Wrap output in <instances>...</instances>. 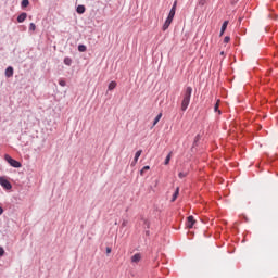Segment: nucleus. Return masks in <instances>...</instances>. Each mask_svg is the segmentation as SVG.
<instances>
[{"label": "nucleus", "instance_id": "obj_32", "mask_svg": "<svg viewBox=\"0 0 278 278\" xmlns=\"http://www.w3.org/2000/svg\"><path fill=\"white\" fill-rule=\"evenodd\" d=\"M144 225H147V228L149 229L150 225L148 220L144 222Z\"/></svg>", "mask_w": 278, "mask_h": 278}, {"label": "nucleus", "instance_id": "obj_6", "mask_svg": "<svg viewBox=\"0 0 278 278\" xmlns=\"http://www.w3.org/2000/svg\"><path fill=\"white\" fill-rule=\"evenodd\" d=\"M176 12H177V0L174 1L173 7L168 13V16H172L175 18Z\"/></svg>", "mask_w": 278, "mask_h": 278}, {"label": "nucleus", "instance_id": "obj_37", "mask_svg": "<svg viewBox=\"0 0 278 278\" xmlns=\"http://www.w3.org/2000/svg\"><path fill=\"white\" fill-rule=\"evenodd\" d=\"M0 210H3V207L0 206Z\"/></svg>", "mask_w": 278, "mask_h": 278}, {"label": "nucleus", "instance_id": "obj_27", "mask_svg": "<svg viewBox=\"0 0 278 278\" xmlns=\"http://www.w3.org/2000/svg\"><path fill=\"white\" fill-rule=\"evenodd\" d=\"M186 176H187V174L184 173V172H180V173L178 174L179 179H184V177H186Z\"/></svg>", "mask_w": 278, "mask_h": 278}, {"label": "nucleus", "instance_id": "obj_12", "mask_svg": "<svg viewBox=\"0 0 278 278\" xmlns=\"http://www.w3.org/2000/svg\"><path fill=\"white\" fill-rule=\"evenodd\" d=\"M63 64H65V66H71L73 64V59H71L70 56H65L63 60Z\"/></svg>", "mask_w": 278, "mask_h": 278}, {"label": "nucleus", "instance_id": "obj_3", "mask_svg": "<svg viewBox=\"0 0 278 278\" xmlns=\"http://www.w3.org/2000/svg\"><path fill=\"white\" fill-rule=\"evenodd\" d=\"M0 186L3 190H12V182L5 176H0Z\"/></svg>", "mask_w": 278, "mask_h": 278}, {"label": "nucleus", "instance_id": "obj_28", "mask_svg": "<svg viewBox=\"0 0 278 278\" xmlns=\"http://www.w3.org/2000/svg\"><path fill=\"white\" fill-rule=\"evenodd\" d=\"M207 3V0H199V5H205Z\"/></svg>", "mask_w": 278, "mask_h": 278}, {"label": "nucleus", "instance_id": "obj_34", "mask_svg": "<svg viewBox=\"0 0 278 278\" xmlns=\"http://www.w3.org/2000/svg\"><path fill=\"white\" fill-rule=\"evenodd\" d=\"M131 166H136V161H134V162L131 163Z\"/></svg>", "mask_w": 278, "mask_h": 278}, {"label": "nucleus", "instance_id": "obj_35", "mask_svg": "<svg viewBox=\"0 0 278 278\" xmlns=\"http://www.w3.org/2000/svg\"><path fill=\"white\" fill-rule=\"evenodd\" d=\"M3 214V210H0V216Z\"/></svg>", "mask_w": 278, "mask_h": 278}, {"label": "nucleus", "instance_id": "obj_9", "mask_svg": "<svg viewBox=\"0 0 278 278\" xmlns=\"http://www.w3.org/2000/svg\"><path fill=\"white\" fill-rule=\"evenodd\" d=\"M27 20V13L22 12L18 16H17V23H25V21Z\"/></svg>", "mask_w": 278, "mask_h": 278}, {"label": "nucleus", "instance_id": "obj_26", "mask_svg": "<svg viewBox=\"0 0 278 278\" xmlns=\"http://www.w3.org/2000/svg\"><path fill=\"white\" fill-rule=\"evenodd\" d=\"M230 40H231V37H229V36H226V37L224 38V42H225L226 45L229 43Z\"/></svg>", "mask_w": 278, "mask_h": 278}, {"label": "nucleus", "instance_id": "obj_1", "mask_svg": "<svg viewBox=\"0 0 278 278\" xmlns=\"http://www.w3.org/2000/svg\"><path fill=\"white\" fill-rule=\"evenodd\" d=\"M190 99H192V87H187L181 101L182 112H186L188 110V105H190Z\"/></svg>", "mask_w": 278, "mask_h": 278}, {"label": "nucleus", "instance_id": "obj_33", "mask_svg": "<svg viewBox=\"0 0 278 278\" xmlns=\"http://www.w3.org/2000/svg\"><path fill=\"white\" fill-rule=\"evenodd\" d=\"M146 236H151V231L146 230Z\"/></svg>", "mask_w": 278, "mask_h": 278}, {"label": "nucleus", "instance_id": "obj_21", "mask_svg": "<svg viewBox=\"0 0 278 278\" xmlns=\"http://www.w3.org/2000/svg\"><path fill=\"white\" fill-rule=\"evenodd\" d=\"M28 5H29V0H22V2H21L22 9L28 8Z\"/></svg>", "mask_w": 278, "mask_h": 278}, {"label": "nucleus", "instance_id": "obj_2", "mask_svg": "<svg viewBox=\"0 0 278 278\" xmlns=\"http://www.w3.org/2000/svg\"><path fill=\"white\" fill-rule=\"evenodd\" d=\"M4 160L13 168H21L23 166V164L20 161H16L15 159L11 157L10 154H5Z\"/></svg>", "mask_w": 278, "mask_h": 278}, {"label": "nucleus", "instance_id": "obj_24", "mask_svg": "<svg viewBox=\"0 0 278 278\" xmlns=\"http://www.w3.org/2000/svg\"><path fill=\"white\" fill-rule=\"evenodd\" d=\"M59 86H62V88H64V86H66V80L60 79L59 80Z\"/></svg>", "mask_w": 278, "mask_h": 278}, {"label": "nucleus", "instance_id": "obj_4", "mask_svg": "<svg viewBox=\"0 0 278 278\" xmlns=\"http://www.w3.org/2000/svg\"><path fill=\"white\" fill-rule=\"evenodd\" d=\"M197 223V219H194V216L190 215L187 217V227L188 229H192Z\"/></svg>", "mask_w": 278, "mask_h": 278}, {"label": "nucleus", "instance_id": "obj_13", "mask_svg": "<svg viewBox=\"0 0 278 278\" xmlns=\"http://www.w3.org/2000/svg\"><path fill=\"white\" fill-rule=\"evenodd\" d=\"M200 140H201V135H197L194 140H193L192 149H194L195 147H199V141Z\"/></svg>", "mask_w": 278, "mask_h": 278}, {"label": "nucleus", "instance_id": "obj_19", "mask_svg": "<svg viewBox=\"0 0 278 278\" xmlns=\"http://www.w3.org/2000/svg\"><path fill=\"white\" fill-rule=\"evenodd\" d=\"M116 86H117L116 81L113 80L109 84L108 90L112 91L116 88Z\"/></svg>", "mask_w": 278, "mask_h": 278}, {"label": "nucleus", "instance_id": "obj_16", "mask_svg": "<svg viewBox=\"0 0 278 278\" xmlns=\"http://www.w3.org/2000/svg\"><path fill=\"white\" fill-rule=\"evenodd\" d=\"M147 170H151V166L146 165L142 167V169L140 170L141 177H144V173H147Z\"/></svg>", "mask_w": 278, "mask_h": 278}, {"label": "nucleus", "instance_id": "obj_29", "mask_svg": "<svg viewBox=\"0 0 278 278\" xmlns=\"http://www.w3.org/2000/svg\"><path fill=\"white\" fill-rule=\"evenodd\" d=\"M110 253H112V248L106 247V255H110Z\"/></svg>", "mask_w": 278, "mask_h": 278}, {"label": "nucleus", "instance_id": "obj_36", "mask_svg": "<svg viewBox=\"0 0 278 278\" xmlns=\"http://www.w3.org/2000/svg\"><path fill=\"white\" fill-rule=\"evenodd\" d=\"M220 55H225V52H224V51H222V52H220Z\"/></svg>", "mask_w": 278, "mask_h": 278}, {"label": "nucleus", "instance_id": "obj_10", "mask_svg": "<svg viewBox=\"0 0 278 278\" xmlns=\"http://www.w3.org/2000/svg\"><path fill=\"white\" fill-rule=\"evenodd\" d=\"M76 12H77V14H84V13L86 12V5L79 4V5L76 8Z\"/></svg>", "mask_w": 278, "mask_h": 278}, {"label": "nucleus", "instance_id": "obj_5", "mask_svg": "<svg viewBox=\"0 0 278 278\" xmlns=\"http://www.w3.org/2000/svg\"><path fill=\"white\" fill-rule=\"evenodd\" d=\"M5 77L10 79V77H14V67L8 66L4 72Z\"/></svg>", "mask_w": 278, "mask_h": 278}, {"label": "nucleus", "instance_id": "obj_8", "mask_svg": "<svg viewBox=\"0 0 278 278\" xmlns=\"http://www.w3.org/2000/svg\"><path fill=\"white\" fill-rule=\"evenodd\" d=\"M140 260H142V254H140V253H136L135 255L131 256L132 264H138V262H140Z\"/></svg>", "mask_w": 278, "mask_h": 278}, {"label": "nucleus", "instance_id": "obj_25", "mask_svg": "<svg viewBox=\"0 0 278 278\" xmlns=\"http://www.w3.org/2000/svg\"><path fill=\"white\" fill-rule=\"evenodd\" d=\"M3 255H5V250L3 247H0V257H3Z\"/></svg>", "mask_w": 278, "mask_h": 278}, {"label": "nucleus", "instance_id": "obj_11", "mask_svg": "<svg viewBox=\"0 0 278 278\" xmlns=\"http://www.w3.org/2000/svg\"><path fill=\"white\" fill-rule=\"evenodd\" d=\"M78 51L79 53H86V51H88V47H86L84 43H80L78 45Z\"/></svg>", "mask_w": 278, "mask_h": 278}, {"label": "nucleus", "instance_id": "obj_15", "mask_svg": "<svg viewBox=\"0 0 278 278\" xmlns=\"http://www.w3.org/2000/svg\"><path fill=\"white\" fill-rule=\"evenodd\" d=\"M177 197H179V187H177L176 190L174 191L172 202L177 201Z\"/></svg>", "mask_w": 278, "mask_h": 278}, {"label": "nucleus", "instance_id": "obj_30", "mask_svg": "<svg viewBox=\"0 0 278 278\" xmlns=\"http://www.w3.org/2000/svg\"><path fill=\"white\" fill-rule=\"evenodd\" d=\"M173 18H175V17H173V16H170V15H167L166 21H168V22L173 23Z\"/></svg>", "mask_w": 278, "mask_h": 278}, {"label": "nucleus", "instance_id": "obj_17", "mask_svg": "<svg viewBox=\"0 0 278 278\" xmlns=\"http://www.w3.org/2000/svg\"><path fill=\"white\" fill-rule=\"evenodd\" d=\"M162 119V113H160L153 121L152 127H155L157 123Z\"/></svg>", "mask_w": 278, "mask_h": 278}, {"label": "nucleus", "instance_id": "obj_18", "mask_svg": "<svg viewBox=\"0 0 278 278\" xmlns=\"http://www.w3.org/2000/svg\"><path fill=\"white\" fill-rule=\"evenodd\" d=\"M172 23L173 22H168L167 20H165L163 27H162L163 31H166V29H168V27H170Z\"/></svg>", "mask_w": 278, "mask_h": 278}, {"label": "nucleus", "instance_id": "obj_23", "mask_svg": "<svg viewBox=\"0 0 278 278\" xmlns=\"http://www.w3.org/2000/svg\"><path fill=\"white\" fill-rule=\"evenodd\" d=\"M29 31H36V24L35 23L29 24Z\"/></svg>", "mask_w": 278, "mask_h": 278}, {"label": "nucleus", "instance_id": "obj_7", "mask_svg": "<svg viewBox=\"0 0 278 278\" xmlns=\"http://www.w3.org/2000/svg\"><path fill=\"white\" fill-rule=\"evenodd\" d=\"M229 25V21H224L222 24L219 36H224L225 31H227V26Z\"/></svg>", "mask_w": 278, "mask_h": 278}, {"label": "nucleus", "instance_id": "obj_22", "mask_svg": "<svg viewBox=\"0 0 278 278\" xmlns=\"http://www.w3.org/2000/svg\"><path fill=\"white\" fill-rule=\"evenodd\" d=\"M218 108H219V104H218V101H217V102L215 103V105H214V112H217L218 114H223V112L219 111Z\"/></svg>", "mask_w": 278, "mask_h": 278}, {"label": "nucleus", "instance_id": "obj_31", "mask_svg": "<svg viewBox=\"0 0 278 278\" xmlns=\"http://www.w3.org/2000/svg\"><path fill=\"white\" fill-rule=\"evenodd\" d=\"M127 226V222H123V224H122V227H126Z\"/></svg>", "mask_w": 278, "mask_h": 278}, {"label": "nucleus", "instance_id": "obj_20", "mask_svg": "<svg viewBox=\"0 0 278 278\" xmlns=\"http://www.w3.org/2000/svg\"><path fill=\"white\" fill-rule=\"evenodd\" d=\"M172 154H173V152L168 153L167 156L165 157V161H164L165 166H168V164H170V155Z\"/></svg>", "mask_w": 278, "mask_h": 278}, {"label": "nucleus", "instance_id": "obj_14", "mask_svg": "<svg viewBox=\"0 0 278 278\" xmlns=\"http://www.w3.org/2000/svg\"><path fill=\"white\" fill-rule=\"evenodd\" d=\"M142 155V150H139L135 153V164H138V160H140V156Z\"/></svg>", "mask_w": 278, "mask_h": 278}]
</instances>
